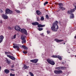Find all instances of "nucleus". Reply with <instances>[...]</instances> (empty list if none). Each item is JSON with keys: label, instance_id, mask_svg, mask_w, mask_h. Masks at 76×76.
<instances>
[{"label": "nucleus", "instance_id": "1", "mask_svg": "<svg viewBox=\"0 0 76 76\" xmlns=\"http://www.w3.org/2000/svg\"><path fill=\"white\" fill-rule=\"evenodd\" d=\"M57 24H58L57 21H56L53 23L52 26L51 27V29L53 31L56 32L57 31V29H58V26Z\"/></svg>", "mask_w": 76, "mask_h": 76}, {"label": "nucleus", "instance_id": "2", "mask_svg": "<svg viewBox=\"0 0 76 76\" xmlns=\"http://www.w3.org/2000/svg\"><path fill=\"white\" fill-rule=\"evenodd\" d=\"M31 24L33 25H34V26H36L37 25H38V28H42V27H44L45 26V25H42L41 24H39V23H38L37 22L32 23H31Z\"/></svg>", "mask_w": 76, "mask_h": 76}, {"label": "nucleus", "instance_id": "3", "mask_svg": "<svg viewBox=\"0 0 76 76\" xmlns=\"http://www.w3.org/2000/svg\"><path fill=\"white\" fill-rule=\"evenodd\" d=\"M73 5L74 6V7H75V8L74 9H71L70 10L68 11L67 13L68 15H70L73 12H74L75 11V10H76V3H74L73 4Z\"/></svg>", "mask_w": 76, "mask_h": 76}, {"label": "nucleus", "instance_id": "4", "mask_svg": "<svg viewBox=\"0 0 76 76\" xmlns=\"http://www.w3.org/2000/svg\"><path fill=\"white\" fill-rule=\"evenodd\" d=\"M47 61L49 64H50L51 65H54L55 64L54 62L50 59H47Z\"/></svg>", "mask_w": 76, "mask_h": 76}, {"label": "nucleus", "instance_id": "5", "mask_svg": "<svg viewBox=\"0 0 76 76\" xmlns=\"http://www.w3.org/2000/svg\"><path fill=\"white\" fill-rule=\"evenodd\" d=\"M20 31L22 34H24L25 35H28V33H27V31L26 30L25 28H23L21 29Z\"/></svg>", "mask_w": 76, "mask_h": 76}, {"label": "nucleus", "instance_id": "6", "mask_svg": "<svg viewBox=\"0 0 76 76\" xmlns=\"http://www.w3.org/2000/svg\"><path fill=\"white\" fill-rule=\"evenodd\" d=\"M5 14L6 15H7L8 14H12V11L9 9H7L5 10Z\"/></svg>", "mask_w": 76, "mask_h": 76}, {"label": "nucleus", "instance_id": "7", "mask_svg": "<svg viewBox=\"0 0 76 76\" xmlns=\"http://www.w3.org/2000/svg\"><path fill=\"white\" fill-rule=\"evenodd\" d=\"M66 68L65 67H56L55 69L56 70H65Z\"/></svg>", "mask_w": 76, "mask_h": 76}, {"label": "nucleus", "instance_id": "8", "mask_svg": "<svg viewBox=\"0 0 76 76\" xmlns=\"http://www.w3.org/2000/svg\"><path fill=\"white\" fill-rule=\"evenodd\" d=\"M54 73L55 74H60V73H63V71L61 70H55L54 71Z\"/></svg>", "mask_w": 76, "mask_h": 76}, {"label": "nucleus", "instance_id": "9", "mask_svg": "<svg viewBox=\"0 0 76 76\" xmlns=\"http://www.w3.org/2000/svg\"><path fill=\"white\" fill-rule=\"evenodd\" d=\"M15 29L16 31H20V30L21 29L20 28V27L19 26H16L15 27Z\"/></svg>", "mask_w": 76, "mask_h": 76}, {"label": "nucleus", "instance_id": "10", "mask_svg": "<svg viewBox=\"0 0 76 76\" xmlns=\"http://www.w3.org/2000/svg\"><path fill=\"white\" fill-rule=\"evenodd\" d=\"M13 45L14 46H13V47L14 48H17L18 50L19 49V45L15 44H14Z\"/></svg>", "mask_w": 76, "mask_h": 76}, {"label": "nucleus", "instance_id": "11", "mask_svg": "<svg viewBox=\"0 0 76 76\" xmlns=\"http://www.w3.org/2000/svg\"><path fill=\"white\" fill-rule=\"evenodd\" d=\"M7 56L8 57H9V58H10L12 60H15L16 59V58H15L13 56H10L9 55H7Z\"/></svg>", "mask_w": 76, "mask_h": 76}, {"label": "nucleus", "instance_id": "12", "mask_svg": "<svg viewBox=\"0 0 76 76\" xmlns=\"http://www.w3.org/2000/svg\"><path fill=\"white\" fill-rule=\"evenodd\" d=\"M21 39L23 40L22 41V43L23 44V43H25L26 42V41L25 39V36L22 35L21 36Z\"/></svg>", "mask_w": 76, "mask_h": 76}, {"label": "nucleus", "instance_id": "13", "mask_svg": "<svg viewBox=\"0 0 76 76\" xmlns=\"http://www.w3.org/2000/svg\"><path fill=\"white\" fill-rule=\"evenodd\" d=\"M2 18H3L4 19H7L8 18V16L7 15L4 14H3L1 16Z\"/></svg>", "mask_w": 76, "mask_h": 76}, {"label": "nucleus", "instance_id": "14", "mask_svg": "<svg viewBox=\"0 0 76 76\" xmlns=\"http://www.w3.org/2000/svg\"><path fill=\"white\" fill-rule=\"evenodd\" d=\"M38 59H37L30 60V61L31 62H32V63H37L38 62Z\"/></svg>", "mask_w": 76, "mask_h": 76}, {"label": "nucleus", "instance_id": "15", "mask_svg": "<svg viewBox=\"0 0 76 76\" xmlns=\"http://www.w3.org/2000/svg\"><path fill=\"white\" fill-rule=\"evenodd\" d=\"M55 41L57 42H62V41H64L63 40H59L57 39H54Z\"/></svg>", "mask_w": 76, "mask_h": 76}, {"label": "nucleus", "instance_id": "16", "mask_svg": "<svg viewBox=\"0 0 76 76\" xmlns=\"http://www.w3.org/2000/svg\"><path fill=\"white\" fill-rule=\"evenodd\" d=\"M4 39V37L3 36H0V43H1Z\"/></svg>", "mask_w": 76, "mask_h": 76}, {"label": "nucleus", "instance_id": "17", "mask_svg": "<svg viewBox=\"0 0 76 76\" xmlns=\"http://www.w3.org/2000/svg\"><path fill=\"white\" fill-rule=\"evenodd\" d=\"M10 72V71H9L8 69H5L4 70V72L6 74H7L9 73Z\"/></svg>", "mask_w": 76, "mask_h": 76}, {"label": "nucleus", "instance_id": "18", "mask_svg": "<svg viewBox=\"0 0 76 76\" xmlns=\"http://www.w3.org/2000/svg\"><path fill=\"white\" fill-rule=\"evenodd\" d=\"M24 68L25 69H28L29 68V66H26V65L24 64Z\"/></svg>", "mask_w": 76, "mask_h": 76}, {"label": "nucleus", "instance_id": "19", "mask_svg": "<svg viewBox=\"0 0 76 76\" xmlns=\"http://www.w3.org/2000/svg\"><path fill=\"white\" fill-rule=\"evenodd\" d=\"M58 4L59 6V7H62V6H63V4L62 3H58Z\"/></svg>", "mask_w": 76, "mask_h": 76}, {"label": "nucleus", "instance_id": "20", "mask_svg": "<svg viewBox=\"0 0 76 76\" xmlns=\"http://www.w3.org/2000/svg\"><path fill=\"white\" fill-rule=\"evenodd\" d=\"M36 13L38 15H41V12H40L39 10H37L36 11Z\"/></svg>", "mask_w": 76, "mask_h": 76}, {"label": "nucleus", "instance_id": "21", "mask_svg": "<svg viewBox=\"0 0 76 76\" xmlns=\"http://www.w3.org/2000/svg\"><path fill=\"white\" fill-rule=\"evenodd\" d=\"M22 47L25 50H27L28 49L27 47L23 45H22Z\"/></svg>", "mask_w": 76, "mask_h": 76}, {"label": "nucleus", "instance_id": "22", "mask_svg": "<svg viewBox=\"0 0 76 76\" xmlns=\"http://www.w3.org/2000/svg\"><path fill=\"white\" fill-rule=\"evenodd\" d=\"M59 8L60 9L62 10H64L65 9L63 7H59Z\"/></svg>", "mask_w": 76, "mask_h": 76}, {"label": "nucleus", "instance_id": "23", "mask_svg": "<svg viewBox=\"0 0 76 76\" xmlns=\"http://www.w3.org/2000/svg\"><path fill=\"white\" fill-rule=\"evenodd\" d=\"M57 58H58L59 60H61L62 59V58H61V57L59 56H58L57 57Z\"/></svg>", "mask_w": 76, "mask_h": 76}, {"label": "nucleus", "instance_id": "24", "mask_svg": "<svg viewBox=\"0 0 76 76\" xmlns=\"http://www.w3.org/2000/svg\"><path fill=\"white\" fill-rule=\"evenodd\" d=\"M71 16H70L71 19H73V18H74V15L73 14H71Z\"/></svg>", "mask_w": 76, "mask_h": 76}, {"label": "nucleus", "instance_id": "25", "mask_svg": "<svg viewBox=\"0 0 76 76\" xmlns=\"http://www.w3.org/2000/svg\"><path fill=\"white\" fill-rule=\"evenodd\" d=\"M41 18H40L41 20H42V21L44 20V17L42 16L41 17Z\"/></svg>", "mask_w": 76, "mask_h": 76}, {"label": "nucleus", "instance_id": "26", "mask_svg": "<svg viewBox=\"0 0 76 76\" xmlns=\"http://www.w3.org/2000/svg\"><path fill=\"white\" fill-rule=\"evenodd\" d=\"M15 11L17 13H20V11L18 10H15Z\"/></svg>", "mask_w": 76, "mask_h": 76}, {"label": "nucleus", "instance_id": "27", "mask_svg": "<svg viewBox=\"0 0 76 76\" xmlns=\"http://www.w3.org/2000/svg\"><path fill=\"white\" fill-rule=\"evenodd\" d=\"M6 61L7 63L8 64H10V61H8V59H7L6 60Z\"/></svg>", "mask_w": 76, "mask_h": 76}, {"label": "nucleus", "instance_id": "28", "mask_svg": "<svg viewBox=\"0 0 76 76\" xmlns=\"http://www.w3.org/2000/svg\"><path fill=\"white\" fill-rule=\"evenodd\" d=\"M38 29L39 31H42L43 30V28H38Z\"/></svg>", "mask_w": 76, "mask_h": 76}, {"label": "nucleus", "instance_id": "29", "mask_svg": "<svg viewBox=\"0 0 76 76\" xmlns=\"http://www.w3.org/2000/svg\"><path fill=\"white\" fill-rule=\"evenodd\" d=\"M37 21H39V20H40V19L39 18V17H37Z\"/></svg>", "mask_w": 76, "mask_h": 76}, {"label": "nucleus", "instance_id": "30", "mask_svg": "<svg viewBox=\"0 0 76 76\" xmlns=\"http://www.w3.org/2000/svg\"><path fill=\"white\" fill-rule=\"evenodd\" d=\"M15 76V74H13L12 73H10V76Z\"/></svg>", "mask_w": 76, "mask_h": 76}, {"label": "nucleus", "instance_id": "31", "mask_svg": "<svg viewBox=\"0 0 76 76\" xmlns=\"http://www.w3.org/2000/svg\"><path fill=\"white\" fill-rule=\"evenodd\" d=\"M58 56L53 55L52 56V57H53L54 58H57Z\"/></svg>", "mask_w": 76, "mask_h": 76}, {"label": "nucleus", "instance_id": "32", "mask_svg": "<svg viewBox=\"0 0 76 76\" xmlns=\"http://www.w3.org/2000/svg\"><path fill=\"white\" fill-rule=\"evenodd\" d=\"M29 74L31 76H34L33 73L31 72H30Z\"/></svg>", "mask_w": 76, "mask_h": 76}, {"label": "nucleus", "instance_id": "33", "mask_svg": "<svg viewBox=\"0 0 76 76\" xmlns=\"http://www.w3.org/2000/svg\"><path fill=\"white\" fill-rule=\"evenodd\" d=\"M46 19H49V16H48V15H46Z\"/></svg>", "mask_w": 76, "mask_h": 76}, {"label": "nucleus", "instance_id": "34", "mask_svg": "<svg viewBox=\"0 0 76 76\" xmlns=\"http://www.w3.org/2000/svg\"><path fill=\"white\" fill-rule=\"evenodd\" d=\"M5 54H10V52H5Z\"/></svg>", "mask_w": 76, "mask_h": 76}, {"label": "nucleus", "instance_id": "35", "mask_svg": "<svg viewBox=\"0 0 76 76\" xmlns=\"http://www.w3.org/2000/svg\"><path fill=\"white\" fill-rule=\"evenodd\" d=\"M48 2L47 1H46L44 4V6H45V5H46V4H48Z\"/></svg>", "mask_w": 76, "mask_h": 76}, {"label": "nucleus", "instance_id": "36", "mask_svg": "<svg viewBox=\"0 0 76 76\" xmlns=\"http://www.w3.org/2000/svg\"><path fill=\"white\" fill-rule=\"evenodd\" d=\"M15 67V65H14V64H13L11 66V68H13V67Z\"/></svg>", "mask_w": 76, "mask_h": 76}, {"label": "nucleus", "instance_id": "37", "mask_svg": "<svg viewBox=\"0 0 76 76\" xmlns=\"http://www.w3.org/2000/svg\"><path fill=\"white\" fill-rule=\"evenodd\" d=\"M23 53H24V54H27V52L25 51H23Z\"/></svg>", "mask_w": 76, "mask_h": 76}, {"label": "nucleus", "instance_id": "38", "mask_svg": "<svg viewBox=\"0 0 76 76\" xmlns=\"http://www.w3.org/2000/svg\"><path fill=\"white\" fill-rule=\"evenodd\" d=\"M47 33L48 34H50V31H47Z\"/></svg>", "mask_w": 76, "mask_h": 76}, {"label": "nucleus", "instance_id": "39", "mask_svg": "<svg viewBox=\"0 0 76 76\" xmlns=\"http://www.w3.org/2000/svg\"><path fill=\"white\" fill-rule=\"evenodd\" d=\"M13 37H14V39H15V38H16V35H15Z\"/></svg>", "mask_w": 76, "mask_h": 76}, {"label": "nucleus", "instance_id": "40", "mask_svg": "<svg viewBox=\"0 0 76 76\" xmlns=\"http://www.w3.org/2000/svg\"><path fill=\"white\" fill-rule=\"evenodd\" d=\"M40 35H41V36H42V37H44V36L43 33H42V34H40Z\"/></svg>", "mask_w": 76, "mask_h": 76}, {"label": "nucleus", "instance_id": "41", "mask_svg": "<svg viewBox=\"0 0 76 76\" xmlns=\"http://www.w3.org/2000/svg\"><path fill=\"white\" fill-rule=\"evenodd\" d=\"M10 70L11 71H15V69H10Z\"/></svg>", "mask_w": 76, "mask_h": 76}, {"label": "nucleus", "instance_id": "42", "mask_svg": "<svg viewBox=\"0 0 76 76\" xmlns=\"http://www.w3.org/2000/svg\"><path fill=\"white\" fill-rule=\"evenodd\" d=\"M8 29H10V30H11V29H12V28H11V27H8Z\"/></svg>", "mask_w": 76, "mask_h": 76}, {"label": "nucleus", "instance_id": "43", "mask_svg": "<svg viewBox=\"0 0 76 76\" xmlns=\"http://www.w3.org/2000/svg\"><path fill=\"white\" fill-rule=\"evenodd\" d=\"M0 12H1V13H2L3 12V10H1L0 9Z\"/></svg>", "mask_w": 76, "mask_h": 76}, {"label": "nucleus", "instance_id": "44", "mask_svg": "<svg viewBox=\"0 0 76 76\" xmlns=\"http://www.w3.org/2000/svg\"><path fill=\"white\" fill-rule=\"evenodd\" d=\"M1 66H0V71H1Z\"/></svg>", "mask_w": 76, "mask_h": 76}, {"label": "nucleus", "instance_id": "45", "mask_svg": "<svg viewBox=\"0 0 76 76\" xmlns=\"http://www.w3.org/2000/svg\"><path fill=\"white\" fill-rule=\"evenodd\" d=\"M0 23H2V21H0Z\"/></svg>", "mask_w": 76, "mask_h": 76}, {"label": "nucleus", "instance_id": "46", "mask_svg": "<svg viewBox=\"0 0 76 76\" xmlns=\"http://www.w3.org/2000/svg\"><path fill=\"white\" fill-rule=\"evenodd\" d=\"M75 38L76 39V35L75 37Z\"/></svg>", "mask_w": 76, "mask_h": 76}, {"label": "nucleus", "instance_id": "47", "mask_svg": "<svg viewBox=\"0 0 76 76\" xmlns=\"http://www.w3.org/2000/svg\"><path fill=\"white\" fill-rule=\"evenodd\" d=\"M62 64H64V62H63L62 63Z\"/></svg>", "mask_w": 76, "mask_h": 76}, {"label": "nucleus", "instance_id": "48", "mask_svg": "<svg viewBox=\"0 0 76 76\" xmlns=\"http://www.w3.org/2000/svg\"><path fill=\"white\" fill-rule=\"evenodd\" d=\"M64 45L65 44V43H64Z\"/></svg>", "mask_w": 76, "mask_h": 76}]
</instances>
